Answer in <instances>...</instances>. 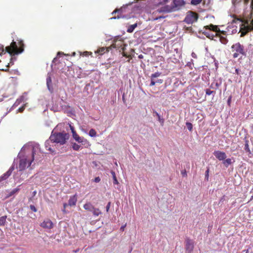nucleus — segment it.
Segmentation results:
<instances>
[{
	"label": "nucleus",
	"mask_w": 253,
	"mask_h": 253,
	"mask_svg": "<svg viewBox=\"0 0 253 253\" xmlns=\"http://www.w3.org/2000/svg\"><path fill=\"white\" fill-rule=\"evenodd\" d=\"M38 151V147H34L32 149L31 156H23L20 159L19 164V169L20 171L24 170L31 165L32 162L34 160L35 155Z\"/></svg>",
	"instance_id": "obj_1"
},
{
	"label": "nucleus",
	"mask_w": 253,
	"mask_h": 253,
	"mask_svg": "<svg viewBox=\"0 0 253 253\" xmlns=\"http://www.w3.org/2000/svg\"><path fill=\"white\" fill-rule=\"evenodd\" d=\"M19 47H18L16 42L13 41L9 46L5 47V51L10 55L18 54L24 51V44L23 41L20 40L18 42Z\"/></svg>",
	"instance_id": "obj_2"
},
{
	"label": "nucleus",
	"mask_w": 253,
	"mask_h": 253,
	"mask_svg": "<svg viewBox=\"0 0 253 253\" xmlns=\"http://www.w3.org/2000/svg\"><path fill=\"white\" fill-rule=\"evenodd\" d=\"M231 49L232 53H233L232 57L233 58H237L239 56L241 58L242 56L246 55V49L244 46L239 42L234 43L231 46Z\"/></svg>",
	"instance_id": "obj_3"
},
{
	"label": "nucleus",
	"mask_w": 253,
	"mask_h": 253,
	"mask_svg": "<svg viewBox=\"0 0 253 253\" xmlns=\"http://www.w3.org/2000/svg\"><path fill=\"white\" fill-rule=\"evenodd\" d=\"M68 138V134L65 132H58L52 134L50 137V141L52 143H60L62 145L65 143Z\"/></svg>",
	"instance_id": "obj_4"
},
{
	"label": "nucleus",
	"mask_w": 253,
	"mask_h": 253,
	"mask_svg": "<svg viewBox=\"0 0 253 253\" xmlns=\"http://www.w3.org/2000/svg\"><path fill=\"white\" fill-rule=\"evenodd\" d=\"M198 17V13L192 11H189L187 13L184 22L188 24H192L197 21Z\"/></svg>",
	"instance_id": "obj_5"
},
{
	"label": "nucleus",
	"mask_w": 253,
	"mask_h": 253,
	"mask_svg": "<svg viewBox=\"0 0 253 253\" xmlns=\"http://www.w3.org/2000/svg\"><path fill=\"white\" fill-rule=\"evenodd\" d=\"M83 207L85 210L92 212L94 216H97L101 214V211L98 208H95L90 202L86 203Z\"/></svg>",
	"instance_id": "obj_6"
},
{
	"label": "nucleus",
	"mask_w": 253,
	"mask_h": 253,
	"mask_svg": "<svg viewBox=\"0 0 253 253\" xmlns=\"http://www.w3.org/2000/svg\"><path fill=\"white\" fill-rule=\"evenodd\" d=\"M194 248V241L189 239L186 238L185 240V250L187 253H192Z\"/></svg>",
	"instance_id": "obj_7"
},
{
	"label": "nucleus",
	"mask_w": 253,
	"mask_h": 253,
	"mask_svg": "<svg viewBox=\"0 0 253 253\" xmlns=\"http://www.w3.org/2000/svg\"><path fill=\"white\" fill-rule=\"evenodd\" d=\"M215 37H218L220 42L222 44H226L228 42L226 38V34L225 31H222L218 33H216Z\"/></svg>",
	"instance_id": "obj_8"
},
{
	"label": "nucleus",
	"mask_w": 253,
	"mask_h": 253,
	"mask_svg": "<svg viewBox=\"0 0 253 253\" xmlns=\"http://www.w3.org/2000/svg\"><path fill=\"white\" fill-rule=\"evenodd\" d=\"M159 13H169L175 11V9L172 5H166L157 10Z\"/></svg>",
	"instance_id": "obj_9"
},
{
	"label": "nucleus",
	"mask_w": 253,
	"mask_h": 253,
	"mask_svg": "<svg viewBox=\"0 0 253 253\" xmlns=\"http://www.w3.org/2000/svg\"><path fill=\"white\" fill-rule=\"evenodd\" d=\"M126 8V7H122L119 9H116L114 11L112 12V14L114 15V14L118 13V14L117 16H114L112 18H111V19H120L122 18H124V16L123 15V13L124 12V9Z\"/></svg>",
	"instance_id": "obj_10"
},
{
	"label": "nucleus",
	"mask_w": 253,
	"mask_h": 253,
	"mask_svg": "<svg viewBox=\"0 0 253 253\" xmlns=\"http://www.w3.org/2000/svg\"><path fill=\"white\" fill-rule=\"evenodd\" d=\"M173 5H172L174 7L175 11L179 9L181 6L185 5V2L183 0H173Z\"/></svg>",
	"instance_id": "obj_11"
},
{
	"label": "nucleus",
	"mask_w": 253,
	"mask_h": 253,
	"mask_svg": "<svg viewBox=\"0 0 253 253\" xmlns=\"http://www.w3.org/2000/svg\"><path fill=\"white\" fill-rule=\"evenodd\" d=\"M213 155L219 161L224 160L226 158V154L220 151H215L213 152Z\"/></svg>",
	"instance_id": "obj_12"
},
{
	"label": "nucleus",
	"mask_w": 253,
	"mask_h": 253,
	"mask_svg": "<svg viewBox=\"0 0 253 253\" xmlns=\"http://www.w3.org/2000/svg\"><path fill=\"white\" fill-rule=\"evenodd\" d=\"M41 226L44 228L51 229L53 227V223L50 219H47L41 223Z\"/></svg>",
	"instance_id": "obj_13"
},
{
	"label": "nucleus",
	"mask_w": 253,
	"mask_h": 253,
	"mask_svg": "<svg viewBox=\"0 0 253 253\" xmlns=\"http://www.w3.org/2000/svg\"><path fill=\"white\" fill-rule=\"evenodd\" d=\"M204 28L206 29L210 30L211 31L215 32H216V33H218L220 32V31H221L217 26L213 25L212 24H211L209 25L206 26L204 27Z\"/></svg>",
	"instance_id": "obj_14"
},
{
	"label": "nucleus",
	"mask_w": 253,
	"mask_h": 253,
	"mask_svg": "<svg viewBox=\"0 0 253 253\" xmlns=\"http://www.w3.org/2000/svg\"><path fill=\"white\" fill-rule=\"evenodd\" d=\"M77 202V195L75 194L72 196L70 197V199L68 201V205L72 207L75 206L76 205Z\"/></svg>",
	"instance_id": "obj_15"
},
{
	"label": "nucleus",
	"mask_w": 253,
	"mask_h": 253,
	"mask_svg": "<svg viewBox=\"0 0 253 253\" xmlns=\"http://www.w3.org/2000/svg\"><path fill=\"white\" fill-rule=\"evenodd\" d=\"M11 171L9 169L0 177V181L6 179L11 175Z\"/></svg>",
	"instance_id": "obj_16"
},
{
	"label": "nucleus",
	"mask_w": 253,
	"mask_h": 253,
	"mask_svg": "<svg viewBox=\"0 0 253 253\" xmlns=\"http://www.w3.org/2000/svg\"><path fill=\"white\" fill-rule=\"evenodd\" d=\"M163 80H162V79L156 80V79H155L154 80H153V79L151 80V83L150 84V86H154L156 84H161L163 83Z\"/></svg>",
	"instance_id": "obj_17"
},
{
	"label": "nucleus",
	"mask_w": 253,
	"mask_h": 253,
	"mask_svg": "<svg viewBox=\"0 0 253 253\" xmlns=\"http://www.w3.org/2000/svg\"><path fill=\"white\" fill-rule=\"evenodd\" d=\"M51 141L49 140H47L45 142V147L47 150L50 151L51 153H54V150H52L50 147V142Z\"/></svg>",
	"instance_id": "obj_18"
},
{
	"label": "nucleus",
	"mask_w": 253,
	"mask_h": 253,
	"mask_svg": "<svg viewBox=\"0 0 253 253\" xmlns=\"http://www.w3.org/2000/svg\"><path fill=\"white\" fill-rule=\"evenodd\" d=\"M108 51H109V50L108 49V48L107 47H101V48H99V49H98L97 51L96 52V53H97L99 54L100 55H102L105 52H108Z\"/></svg>",
	"instance_id": "obj_19"
},
{
	"label": "nucleus",
	"mask_w": 253,
	"mask_h": 253,
	"mask_svg": "<svg viewBox=\"0 0 253 253\" xmlns=\"http://www.w3.org/2000/svg\"><path fill=\"white\" fill-rule=\"evenodd\" d=\"M76 141H77L79 143H81L83 145H85V144L88 143V142L87 140V139H85L83 137H80V136L78 138V139H77V140Z\"/></svg>",
	"instance_id": "obj_20"
},
{
	"label": "nucleus",
	"mask_w": 253,
	"mask_h": 253,
	"mask_svg": "<svg viewBox=\"0 0 253 253\" xmlns=\"http://www.w3.org/2000/svg\"><path fill=\"white\" fill-rule=\"evenodd\" d=\"M137 26V24L136 23L133 25H129L127 29V32L131 33L133 32L135 28Z\"/></svg>",
	"instance_id": "obj_21"
},
{
	"label": "nucleus",
	"mask_w": 253,
	"mask_h": 253,
	"mask_svg": "<svg viewBox=\"0 0 253 253\" xmlns=\"http://www.w3.org/2000/svg\"><path fill=\"white\" fill-rule=\"evenodd\" d=\"M249 140L246 139L245 140V144L244 149H245L246 152L248 153L249 154H251V150H250V148H249Z\"/></svg>",
	"instance_id": "obj_22"
},
{
	"label": "nucleus",
	"mask_w": 253,
	"mask_h": 253,
	"mask_svg": "<svg viewBox=\"0 0 253 253\" xmlns=\"http://www.w3.org/2000/svg\"><path fill=\"white\" fill-rule=\"evenodd\" d=\"M7 216L6 215L2 216L0 217V225H4L6 222Z\"/></svg>",
	"instance_id": "obj_23"
},
{
	"label": "nucleus",
	"mask_w": 253,
	"mask_h": 253,
	"mask_svg": "<svg viewBox=\"0 0 253 253\" xmlns=\"http://www.w3.org/2000/svg\"><path fill=\"white\" fill-rule=\"evenodd\" d=\"M52 81L50 77H48L46 78V84L49 90H50V86L51 85Z\"/></svg>",
	"instance_id": "obj_24"
},
{
	"label": "nucleus",
	"mask_w": 253,
	"mask_h": 253,
	"mask_svg": "<svg viewBox=\"0 0 253 253\" xmlns=\"http://www.w3.org/2000/svg\"><path fill=\"white\" fill-rule=\"evenodd\" d=\"M161 74V73L160 72H156L154 74H152L151 76V80H154L156 78L160 76Z\"/></svg>",
	"instance_id": "obj_25"
},
{
	"label": "nucleus",
	"mask_w": 253,
	"mask_h": 253,
	"mask_svg": "<svg viewBox=\"0 0 253 253\" xmlns=\"http://www.w3.org/2000/svg\"><path fill=\"white\" fill-rule=\"evenodd\" d=\"M89 135L91 137H95L96 135V132L95 129L92 128L89 131Z\"/></svg>",
	"instance_id": "obj_26"
},
{
	"label": "nucleus",
	"mask_w": 253,
	"mask_h": 253,
	"mask_svg": "<svg viewBox=\"0 0 253 253\" xmlns=\"http://www.w3.org/2000/svg\"><path fill=\"white\" fill-rule=\"evenodd\" d=\"M223 164L225 165L226 167L228 166V165H230L232 163L231 159H227L224 160L223 162Z\"/></svg>",
	"instance_id": "obj_27"
},
{
	"label": "nucleus",
	"mask_w": 253,
	"mask_h": 253,
	"mask_svg": "<svg viewBox=\"0 0 253 253\" xmlns=\"http://www.w3.org/2000/svg\"><path fill=\"white\" fill-rule=\"evenodd\" d=\"M204 33V35L205 36H206L207 37H208L210 39H211L212 40L213 39V37L215 36H214L213 34H210L209 32H205Z\"/></svg>",
	"instance_id": "obj_28"
},
{
	"label": "nucleus",
	"mask_w": 253,
	"mask_h": 253,
	"mask_svg": "<svg viewBox=\"0 0 253 253\" xmlns=\"http://www.w3.org/2000/svg\"><path fill=\"white\" fill-rule=\"evenodd\" d=\"M81 147V146L76 144V143H74L73 144L72 148L73 150L75 151H78Z\"/></svg>",
	"instance_id": "obj_29"
},
{
	"label": "nucleus",
	"mask_w": 253,
	"mask_h": 253,
	"mask_svg": "<svg viewBox=\"0 0 253 253\" xmlns=\"http://www.w3.org/2000/svg\"><path fill=\"white\" fill-rule=\"evenodd\" d=\"M186 125L187 127V128L190 131H192L193 129V125L191 123L187 122L186 123Z\"/></svg>",
	"instance_id": "obj_30"
},
{
	"label": "nucleus",
	"mask_w": 253,
	"mask_h": 253,
	"mask_svg": "<svg viewBox=\"0 0 253 253\" xmlns=\"http://www.w3.org/2000/svg\"><path fill=\"white\" fill-rule=\"evenodd\" d=\"M202 0H191V4L197 5L202 2Z\"/></svg>",
	"instance_id": "obj_31"
},
{
	"label": "nucleus",
	"mask_w": 253,
	"mask_h": 253,
	"mask_svg": "<svg viewBox=\"0 0 253 253\" xmlns=\"http://www.w3.org/2000/svg\"><path fill=\"white\" fill-rule=\"evenodd\" d=\"M245 30L247 31V32L253 31V27L251 26V25L250 24L245 27Z\"/></svg>",
	"instance_id": "obj_32"
},
{
	"label": "nucleus",
	"mask_w": 253,
	"mask_h": 253,
	"mask_svg": "<svg viewBox=\"0 0 253 253\" xmlns=\"http://www.w3.org/2000/svg\"><path fill=\"white\" fill-rule=\"evenodd\" d=\"M19 188H15L13 190H12L9 193V196H11L12 195H14L15 193L18 192L19 191Z\"/></svg>",
	"instance_id": "obj_33"
},
{
	"label": "nucleus",
	"mask_w": 253,
	"mask_h": 253,
	"mask_svg": "<svg viewBox=\"0 0 253 253\" xmlns=\"http://www.w3.org/2000/svg\"><path fill=\"white\" fill-rule=\"evenodd\" d=\"M112 174H114V176H113V183L114 184H118V181L117 180V179L116 178V176L115 175V172L114 171H112Z\"/></svg>",
	"instance_id": "obj_34"
},
{
	"label": "nucleus",
	"mask_w": 253,
	"mask_h": 253,
	"mask_svg": "<svg viewBox=\"0 0 253 253\" xmlns=\"http://www.w3.org/2000/svg\"><path fill=\"white\" fill-rule=\"evenodd\" d=\"M168 0H162V1L159 2L156 5L157 6H159L160 5H163V4H166L167 2H168Z\"/></svg>",
	"instance_id": "obj_35"
},
{
	"label": "nucleus",
	"mask_w": 253,
	"mask_h": 253,
	"mask_svg": "<svg viewBox=\"0 0 253 253\" xmlns=\"http://www.w3.org/2000/svg\"><path fill=\"white\" fill-rule=\"evenodd\" d=\"M73 138L77 141L80 136L76 133V132H73L72 134Z\"/></svg>",
	"instance_id": "obj_36"
},
{
	"label": "nucleus",
	"mask_w": 253,
	"mask_h": 253,
	"mask_svg": "<svg viewBox=\"0 0 253 253\" xmlns=\"http://www.w3.org/2000/svg\"><path fill=\"white\" fill-rule=\"evenodd\" d=\"M214 92V91L211 90L210 89H207L206 90V94L208 95H210Z\"/></svg>",
	"instance_id": "obj_37"
},
{
	"label": "nucleus",
	"mask_w": 253,
	"mask_h": 253,
	"mask_svg": "<svg viewBox=\"0 0 253 253\" xmlns=\"http://www.w3.org/2000/svg\"><path fill=\"white\" fill-rule=\"evenodd\" d=\"M125 47L124 46L122 47L121 48V50L123 51V56H124V57H128V55H127V54L124 52L125 51Z\"/></svg>",
	"instance_id": "obj_38"
},
{
	"label": "nucleus",
	"mask_w": 253,
	"mask_h": 253,
	"mask_svg": "<svg viewBox=\"0 0 253 253\" xmlns=\"http://www.w3.org/2000/svg\"><path fill=\"white\" fill-rule=\"evenodd\" d=\"M30 208L34 212H37V211L36 208L34 205H30Z\"/></svg>",
	"instance_id": "obj_39"
},
{
	"label": "nucleus",
	"mask_w": 253,
	"mask_h": 253,
	"mask_svg": "<svg viewBox=\"0 0 253 253\" xmlns=\"http://www.w3.org/2000/svg\"><path fill=\"white\" fill-rule=\"evenodd\" d=\"M110 206H111V202H109L107 204V206H106V211H107V212H108V211H109V209H110Z\"/></svg>",
	"instance_id": "obj_40"
},
{
	"label": "nucleus",
	"mask_w": 253,
	"mask_h": 253,
	"mask_svg": "<svg viewBox=\"0 0 253 253\" xmlns=\"http://www.w3.org/2000/svg\"><path fill=\"white\" fill-rule=\"evenodd\" d=\"M247 33H248V32H247V31H246V30H245V31H242V32H241V35H240V37H244V36H245V35L247 34Z\"/></svg>",
	"instance_id": "obj_41"
},
{
	"label": "nucleus",
	"mask_w": 253,
	"mask_h": 253,
	"mask_svg": "<svg viewBox=\"0 0 253 253\" xmlns=\"http://www.w3.org/2000/svg\"><path fill=\"white\" fill-rule=\"evenodd\" d=\"M100 178L99 177H96L94 179V181L96 183L100 182Z\"/></svg>",
	"instance_id": "obj_42"
},
{
	"label": "nucleus",
	"mask_w": 253,
	"mask_h": 253,
	"mask_svg": "<svg viewBox=\"0 0 253 253\" xmlns=\"http://www.w3.org/2000/svg\"><path fill=\"white\" fill-rule=\"evenodd\" d=\"M181 174L183 176H187V172H186V171L185 170H184L183 171H181Z\"/></svg>",
	"instance_id": "obj_43"
},
{
	"label": "nucleus",
	"mask_w": 253,
	"mask_h": 253,
	"mask_svg": "<svg viewBox=\"0 0 253 253\" xmlns=\"http://www.w3.org/2000/svg\"><path fill=\"white\" fill-rule=\"evenodd\" d=\"M70 127L71 130L72 134L73 133V132H76V131L75 130L73 126H72L71 125H70Z\"/></svg>",
	"instance_id": "obj_44"
},
{
	"label": "nucleus",
	"mask_w": 253,
	"mask_h": 253,
	"mask_svg": "<svg viewBox=\"0 0 253 253\" xmlns=\"http://www.w3.org/2000/svg\"><path fill=\"white\" fill-rule=\"evenodd\" d=\"M0 50H1L2 51L1 53L4 52V48H3V46L0 44Z\"/></svg>",
	"instance_id": "obj_45"
},
{
	"label": "nucleus",
	"mask_w": 253,
	"mask_h": 253,
	"mask_svg": "<svg viewBox=\"0 0 253 253\" xmlns=\"http://www.w3.org/2000/svg\"><path fill=\"white\" fill-rule=\"evenodd\" d=\"M157 116H158V118H159V121H160V122H162V124H163V123H164V120H163V119H161L160 118V116L158 114H157Z\"/></svg>",
	"instance_id": "obj_46"
},
{
	"label": "nucleus",
	"mask_w": 253,
	"mask_h": 253,
	"mask_svg": "<svg viewBox=\"0 0 253 253\" xmlns=\"http://www.w3.org/2000/svg\"><path fill=\"white\" fill-rule=\"evenodd\" d=\"M165 17L164 16H159V17H157L156 18H155V20H157L158 19H161V18H164Z\"/></svg>",
	"instance_id": "obj_47"
},
{
	"label": "nucleus",
	"mask_w": 253,
	"mask_h": 253,
	"mask_svg": "<svg viewBox=\"0 0 253 253\" xmlns=\"http://www.w3.org/2000/svg\"><path fill=\"white\" fill-rule=\"evenodd\" d=\"M191 55L193 58H196L197 57L196 54L194 52H192Z\"/></svg>",
	"instance_id": "obj_48"
},
{
	"label": "nucleus",
	"mask_w": 253,
	"mask_h": 253,
	"mask_svg": "<svg viewBox=\"0 0 253 253\" xmlns=\"http://www.w3.org/2000/svg\"><path fill=\"white\" fill-rule=\"evenodd\" d=\"M243 252L245 253H249V249L244 250L243 251Z\"/></svg>",
	"instance_id": "obj_49"
},
{
	"label": "nucleus",
	"mask_w": 253,
	"mask_h": 253,
	"mask_svg": "<svg viewBox=\"0 0 253 253\" xmlns=\"http://www.w3.org/2000/svg\"><path fill=\"white\" fill-rule=\"evenodd\" d=\"M64 54V53L63 52H58L57 53V56H59L60 55H63Z\"/></svg>",
	"instance_id": "obj_50"
},
{
	"label": "nucleus",
	"mask_w": 253,
	"mask_h": 253,
	"mask_svg": "<svg viewBox=\"0 0 253 253\" xmlns=\"http://www.w3.org/2000/svg\"><path fill=\"white\" fill-rule=\"evenodd\" d=\"M231 97H230L228 99V104L229 105L231 101Z\"/></svg>",
	"instance_id": "obj_51"
},
{
	"label": "nucleus",
	"mask_w": 253,
	"mask_h": 253,
	"mask_svg": "<svg viewBox=\"0 0 253 253\" xmlns=\"http://www.w3.org/2000/svg\"><path fill=\"white\" fill-rule=\"evenodd\" d=\"M143 56L142 54H140L138 56V58L140 59L143 58Z\"/></svg>",
	"instance_id": "obj_52"
},
{
	"label": "nucleus",
	"mask_w": 253,
	"mask_h": 253,
	"mask_svg": "<svg viewBox=\"0 0 253 253\" xmlns=\"http://www.w3.org/2000/svg\"><path fill=\"white\" fill-rule=\"evenodd\" d=\"M126 225L124 226H122L121 227V230L123 231L124 230V228H125V227Z\"/></svg>",
	"instance_id": "obj_53"
},
{
	"label": "nucleus",
	"mask_w": 253,
	"mask_h": 253,
	"mask_svg": "<svg viewBox=\"0 0 253 253\" xmlns=\"http://www.w3.org/2000/svg\"><path fill=\"white\" fill-rule=\"evenodd\" d=\"M67 206V204L66 203H64L63 205L64 209L66 208V206Z\"/></svg>",
	"instance_id": "obj_54"
},
{
	"label": "nucleus",
	"mask_w": 253,
	"mask_h": 253,
	"mask_svg": "<svg viewBox=\"0 0 253 253\" xmlns=\"http://www.w3.org/2000/svg\"><path fill=\"white\" fill-rule=\"evenodd\" d=\"M235 72L237 74H239V70L238 69H236L235 70Z\"/></svg>",
	"instance_id": "obj_55"
},
{
	"label": "nucleus",
	"mask_w": 253,
	"mask_h": 253,
	"mask_svg": "<svg viewBox=\"0 0 253 253\" xmlns=\"http://www.w3.org/2000/svg\"><path fill=\"white\" fill-rule=\"evenodd\" d=\"M208 173H209V169H208L207 171H206V174H207V176L208 175Z\"/></svg>",
	"instance_id": "obj_56"
},
{
	"label": "nucleus",
	"mask_w": 253,
	"mask_h": 253,
	"mask_svg": "<svg viewBox=\"0 0 253 253\" xmlns=\"http://www.w3.org/2000/svg\"><path fill=\"white\" fill-rule=\"evenodd\" d=\"M87 51H85V52H84V55H86L87 54Z\"/></svg>",
	"instance_id": "obj_57"
},
{
	"label": "nucleus",
	"mask_w": 253,
	"mask_h": 253,
	"mask_svg": "<svg viewBox=\"0 0 253 253\" xmlns=\"http://www.w3.org/2000/svg\"><path fill=\"white\" fill-rule=\"evenodd\" d=\"M215 85H216V86L217 87H218V83H216Z\"/></svg>",
	"instance_id": "obj_58"
},
{
	"label": "nucleus",
	"mask_w": 253,
	"mask_h": 253,
	"mask_svg": "<svg viewBox=\"0 0 253 253\" xmlns=\"http://www.w3.org/2000/svg\"><path fill=\"white\" fill-rule=\"evenodd\" d=\"M114 47H115V48H117V44H115V45H114Z\"/></svg>",
	"instance_id": "obj_59"
},
{
	"label": "nucleus",
	"mask_w": 253,
	"mask_h": 253,
	"mask_svg": "<svg viewBox=\"0 0 253 253\" xmlns=\"http://www.w3.org/2000/svg\"><path fill=\"white\" fill-rule=\"evenodd\" d=\"M36 194V191L34 192V194L35 195Z\"/></svg>",
	"instance_id": "obj_60"
},
{
	"label": "nucleus",
	"mask_w": 253,
	"mask_h": 253,
	"mask_svg": "<svg viewBox=\"0 0 253 253\" xmlns=\"http://www.w3.org/2000/svg\"><path fill=\"white\" fill-rule=\"evenodd\" d=\"M121 42V44H120V46H122V42Z\"/></svg>",
	"instance_id": "obj_61"
},
{
	"label": "nucleus",
	"mask_w": 253,
	"mask_h": 253,
	"mask_svg": "<svg viewBox=\"0 0 253 253\" xmlns=\"http://www.w3.org/2000/svg\"><path fill=\"white\" fill-rule=\"evenodd\" d=\"M252 3H253V0H252Z\"/></svg>",
	"instance_id": "obj_62"
}]
</instances>
